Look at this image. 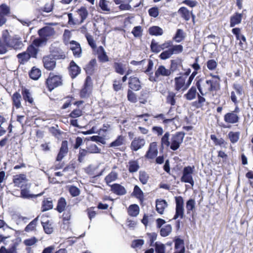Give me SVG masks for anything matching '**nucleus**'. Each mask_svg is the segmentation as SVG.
Masks as SVG:
<instances>
[{
  "label": "nucleus",
  "mask_w": 253,
  "mask_h": 253,
  "mask_svg": "<svg viewBox=\"0 0 253 253\" xmlns=\"http://www.w3.org/2000/svg\"><path fill=\"white\" fill-rule=\"evenodd\" d=\"M53 201L51 198H44L42 202L41 211L44 212L53 209Z\"/></svg>",
  "instance_id": "f704fd0d"
},
{
  "label": "nucleus",
  "mask_w": 253,
  "mask_h": 253,
  "mask_svg": "<svg viewBox=\"0 0 253 253\" xmlns=\"http://www.w3.org/2000/svg\"><path fill=\"white\" fill-rule=\"evenodd\" d=\"M151 51L155 53H158L161 51L160 44L154 40L151 41L150 44Z\"/></svg>",
  "instance_id": "338daca9"
},
{
  "label": "nucleus",
  "mask_w": 253,
  "mask_h": 253,
  "mask_svg": "<svg viewBox=\"0 0 253 253\" xmlns=\"http://www.w3.org/2000/svg\"><path fill=\"white\" fill-rule=\"evenodd\" d=\"M149 176L145 171H140L139 173V179L140 182L144 185L146 184L149 179Z\"/></svg>",
  "instance_id": "bf43d9fd"
},
{
  "label": "nucleus",
  "mask_w": 253,
  "mask_h": 253,
  "mask_svg": "<svg viewBox=\"0 0 253 253\" xmlns=\"http://www.w3.org/2000/svg\"><path fill=\"white\" fill-rule=\"evenodd\" d=\"M85 37L87 41L88 44L91 47V48L93 50L96 48V45L95 43V42L93 39V37L88 33H86L85 35Z\"/></svg>",
  "instance_id": "e2e57ef3"
},
{
  "label": "nucleus",
  "mask_w": 253,
  "mask_h": 253,
  "mask_svg": "<svg viewBox=\"0 0 253 253\" xmlns=\"http://www.w3.org/2000/svg\"><path fill=\"white\" fill-rule=\"evenodd\" d=\"M92 90V83L91 78L87 76L84 84L80 90L79 95L81 98H87L91 94Z\"/></svg>",
  "instance_id": "9d476101"
},
{
  "label": "nucleus",
  "mask_w": 253,
  "mask_h": 253,
  "mask_svg": "<svg viewBox=\"0 0 253 253\" xmlns=\"http://www.w3.org/2000/svg\"><path fill=\"white\" fill-rule=\"evenodd\" d=\"M68 152V141L63 140L62 141L61 146L59 152L56 157V160L60 161L67 154Z\"/></svg>",
  "instance_id": "a878e982"
},
{
  "label": "nucleus",
  "mask_w": 253,
  "mask_h": 253,
  "mask_svg": "<svg viewBox=\"0 0 253 253\" xmlns=\"http://www.w3.org/2000/svg\"><path fill=\"white\" fill-rule=\"evenodd\" d=\"M199 57L198 56L195 58L194 62L190 65V66L194 69L193 72L188 77L187 81L190 85L195 77L198 73V71L201 70V66L199 64Z\"/></svg>",
  "instance_id": "f3484780"
},
{
  "label": "nucleus",
  "mask_w": 253,
  "mask_h": 253,
  "mask_svg": "<svg viewBox=\"0 0 253 253\" xmlns=\"http://www.w3.org/2000/svg\"><path fill=\"white\" fill-rule=\"evenodd\" d=\"M98 167H93L92 166H88L85 169V173L88 174L90 177L95 178L102 175L104 171V169H102L101 171H98Z\"/></svg>",
  "instance_id": "4be33fe9"
},
{
  "label": "nucleus",
  "mask_w": 253,
  "mask_h": 253,
  "mask_svg": "<svg viewBox=\"0 0 253 253\" xmlns=\"http://www.w3.org/2000/svg\"><path fill=\"white\" fill-rule=\"evenodd\" d=\"M185 37V33L182 29H178L176 30L175 35L172 38V40L176 42H180Z\"/></svg>",
  "instance_id": "603ef678"
},
{
  "label": "nucleus",
  "mask_w": 253,
  "mask_h": 253,
  "mask_svg": "<svg viewBox=\"0 0 253 253\" xmlns=\"http://www.w3.org/2000/svg\"><path fill=\"white\" fill-rule=\"evenodd\" d=\"M27 181L26 175L23 173L14 175L12 179L14 186L19 188H22L23 186H25Z\"/></svg>",
  "instance_id": "aec40b11"
},
{
  "label": "nucleus",
  "mask_w": 253,
  "mask_h": 253,
  "mask_svg": "<svg viewBox=\"0 0 253 253\" xmlns=\"http://www.w3.org/2000/svg\"><path fill=\"white\" fill-rule=\"evenodd\" d=\"M45 85L48 91H52L53 89L63 85V77L60 74H55L50 72L45 81Z\"/></svg>",
  "instance_id": "423d86ee"
},
{
  "label": "nucleus",
  "mask_w": 253,
  "mask_h": 253,
  "mask_svg": "<svg viewBox=\"0 0 253 253\" xmlns=\"http://www.w3.org/2000/svg\"><path fill=\"white\" fill-rule=\"evenodd\" d=\"M22 97L18 91L15 92L11 96L12 105L13 107L18 109L22 107L21 101Z\"/></svg>",
  "instance_id": "473e14b6"
},
{
  "label": "nucleus",
  "mask_w": 253,
  "mask_h": 253,
  "mask_svg": "<svg viewBox=\"0 0 253 253\" xmlns=\"http://www.w3.org/2000/svg\"><path fill=\"white\" fill-rule=\"evenodd\" d=\"M202 95L201 93H198V99L193 102V106L196 108H201L204 105V103L206 102V99Z\"/></svg>",
  "instance_id": "09e8293b"
},
{
  "label": "nucleus",
  "mask_w": 253,
  "mask_h": 253,
  "mask_svg": "<svg viewBox=\"0 0 253 253\" xmlns=\"http://www.w3.org/2000/svg\"><path fill=\"white\" fill-rule=\"evenodd\" d=\"M178 12L185 21L189 20L191 16L193 18H194V15H193L192 11H190L185 7H181L178 9Z\"/></svg>",
  "instance_id": "e433bc0d"
},
{
  "label": "nucleus",
  "mask_w": 253,
  "mask_h": 253,
  "mask_svg": "<svg viewBox=\"0 0 253 253\" xmlns=\"http://www.w3.org/2000/svg\"><path fill=\"white\" fill-rule=\"evenodd\" d=\"M171 41L170 45L168 49L163 51L159 55L161 60H166L170 58L173 54H178L183 51V47L181 44H173Z\"/></svg>",
  "instance_id": "0eeeda50"
},
{
  "label": "nucleus",
  "mask_w": 253,
  "mask_h": 253,
  "mask_svg": "<svg viewBox=\"0 0 253 253\" xmlns=\"http://www.w3.org/2000/svg\"><path fill=\"white\" fill-rule=\"evenodd\" d=\"M176 93L172 91H168L167 95L166 97V102L167 104L174 106L176 103Z\"/></svg>",
  "instance_id": "4c0bfd02"
},
{
  "label": "nucleus",
  "mask_w": 253,
  "mask_h": 253,
  "mask_svg": "<svg viewBox=\"0 0 253 253\" xmlns=\"http://www.w3.org/2000/svg\"><path fill=\"white\" fill-rule=\"evenodd\" d=\"M111 187V191L114 194L122 196L126 193V191L124 186L118 183H114L111 185H109Z\"/></svg>",
  "instance_id": "cd10ccee"
},
{
  "label": "nucleus",
  "mask_w": 253,
  "mask_h": 253,
  "mask_svg": "<svg viewBox=\"0 0 253 253\" xmlns=\"http://www.w3.org/2000/svg\"><path fill=\"white\" fill-rule=\"evenodd\" d=\"M211 139L213 141L215 146H220L224 148H226L227 142L222 138H217L215 135H211Z\"/></svg>",
  "instance_id": "49530a36"
},
{
  "label": "nucleus",
  "mask_w": 253,
  "mask_h": 253,
  "mask_svg": "<svg viewBox=\"0 0 253 253\" xmlns=\"http://www.w3.org/2000/svg\"><path fill=\"white\" fill-rule=\"evenodd\" d=\"M118 176V173L116 171H112L104 178V181L106 184L109 186L110 183L117 179Z\"/></svg>",
  "instance_id": "a18cd8bd"
},
{
  "label": "nucleus",
  "mask_w": 253,
  "mask_h": 253,
  "mask_svg": "<svg viewBox=\"0 0 253 253\" xmlns=\"http://www.w3.org/2000/svg\"><path fill=\"white\" fill-rule=\"evenodd\" d=\"M171 75L170 70L164 65H160L155 71L154 76H149V80L152 82H157L161 80V77H169Z\"/></svg>",
  "instance_id": "6e6552de"
},
{
  "label": "nucleus",
  "mask_w": 253,
  "mask_h": 253,
  "mask_svg": "<svg viewBox=\"0 0 253 253\" xmlns=\"http://www.w3.org/2000/svg\"><path fill=\"white\" fill-rule=\"evenodd\" d=\"M38 221V217H37L26 226L25 228V231L27 232H30L36 230Z\"/></svg>",
  "instance_id": "6e6d98bb"
},
{
  "label": "nucleus",
  "mask_w": 253,
  "mask_h": 253,
  "mask_svg": "<svg viewBox=\"0 0 253 253\" xmlns=\"http://www.w3.org/2000/svg\"><path fill=\"white\" fill-rule=\"evenodd\" d=\"M210 79L199 78L196 80V85L202 95H206L213 92H216L220 88V77L218 75L210 73Z\"/></svg>",
  "instance_id": "f257e3e1"
},
{
  "label": "nucleus",
  "mask_w": 253,
  "mask_h": 253,
  "mask_svg": "<svg viewBox=\"0 0 253 253\" xmlns=\"http://www.w3.org/2000/svg\"><path fill=\"white\" fill-rule=\"evenodd\" d=\"M240 132L239 131L229 132L227 136L230 142L233 143H236L238 141L240 138Z\"/></svg>",
  "instance_id": "8fccbe9b"
},
{
  "label": "nucleus",
  "mask_w": 253,
  "mask_h": 253,
  "mask_svg": "<svg viewBox=\"0 0 253 253\" xmlns=\"http://www.w3.org/2000/svg\"><path fill=\"white\" fill-rule=\"evenodd\" d=\"M69 74L70 77L74 79L76 78L81 72V68L75 63L74 60H72L68 67Z\"/></svg>",
  "instance_id": "a211bd4d"
},
{
  "label": "nucleus",
  "mask_w": 253,
  "mask_h": 253,
  "mask_svg": "<svg viewBox=\"0 0 253 253\" xmlns=\"http://www.w3.org/2000/svg\"><path fill=\"white\" fill-rule=\"evenodd\" d=\"M187 213L189 214L195 209V201L193 199L188 200L186 203Z\"/></svg>",
  "instance_id": "13d9d810"
},
{
  "label": "nucleus",
  "mask_w": 253,
  "mask_h": 253,
  "mask_svg": "<svg viewBox=\"0 0 253 253\" xmlns=\"http://www.w3.org/2000/svg\"><path fill=\"white\" fill-rule=\"evenodd\" d=\"M197 88L196 85L191 86L187 92L184 95V98L187 100H192L195 99L197 94H198Z\"/></svg>",
  "instance_id": "ea45409f"
},
{
  "label": "nucleus",
  "mask_w": 253,
  "mask_h": 253,
  "mask_svg": "<svg viewBox=\"0 0 253 253\" xmlns=\"http://www.w3.org/2000/svg\"><path fill=\"white\" fill-rule=\"evenodd\" d=\"M63 212V213L62 215V223L64 225V228L66 227L68 228L71 224L70 220L72 216L71 209L67 207Z\"/></svg>",
  "instance_id": "393cba45"
},
{
  "label": "nucleus",
  "mask_w": 253,
  "mask_h": 253,
  "mask_svg": "<svg viewBox=\"0 0 253 253\" xmlns=\"http://www.w3.org/2000/svg\"><path fill=\"white\" fill-rule=\"evenodd\" d=\"M184 136L185 133L183 131L176 132L173 135L171 139L170 149L173 151L177 150L182 143Z\"/></svg>",
  "instance_id": "ddd939ff"
},
{
  "label": "nucleus",
  "mask_w": 253,
  "mask_h": 253,
  "mask_svg": "<svg viewBox=\"0 0 253 253\" xmlns=\"http://www.w3.org/2000/svg\"><path fill=\"white\" fill-rule=\"evenodd\" d=\"M30 188V184L28 183L25 184V186H23L21 188L20 192V197L23 199H31L33 198H37L38 197L41 196L42 195L43 192L39 193L37 195H34L30 193L29 189Z\"/></svg>",
  "instance_id": "6ab92c4d"
},
{
  "label": "nucleus",
  "mask_w": 253,
  "mask_h": 253,
  "mask_svg": "<svg viewBox=\"0 0 253 253\" xmlns=\"http://www.w3.org/2000/svg\"><path fill=\"white\" fill-rule=\"evenodd\" d=\"M172 227L171 225L167 224L162 227L160 232V235L162 237H167L168 236L171 232Z\"/></svg>",
  "instance_id": "4d7b16f0"
},
{
  "label": "nucleus",
  "mask_w": 253,
  "mask_h": 253,
  "mask_svg": "<svg viewBox=\"0 0 253 253\" xmlns=\"http://www.w3.org/2000/svg\"><path fill=\"white\" fill-rule=\"evenodd\" d=\"M239 116L234 112L227 113L224 116V121L228 124H236L239 122Z\"/></svg>",
  "instance_id": "b1692460"
},
{
  "label": "nucleus",
  "mask_w": 253,
  "mask_h": 253,
  "mask_svg": "<svg viewBox=\"0 0 253 253\" xmlns=\"http://www.w3.org/2000/svg\"><path fill=\"white\" fill-rule=\"evenodd\" d=\"M126 64H124L120 60L118 59H115L112 65L115 72L120 75H123L126 73Z\"/></svg>",
  "instance_id": "5701e85b"
},
{
  "label": "nucleus",
  "mask_w": 253,
  "mask_h": 253,
  "mask_svg": "<svg viewBox=\"0 0 253 253\" xmlns=\"http://www.w3.org/2000/svg\"><path fill=\"white\" fill-rule=\"evenodd\" d=\"M140 209L137 204H131L127 209L128 214L131 217H136L139 213Z\"/></svg>",
  "instance_id": "58836bf2"
},
{
  "label": "nucleus",
  "mask_w": 253,
  "mask_h": 253,
  "mask_svg": "<svg viewBox=\"0 0 253 253\" xmlns=\"http://www.w3.org/2000/svg\"><path fill=\"white\" fill-rule=\"evenodd\" d=\"M175 213L173 219H176L178 218L182 219L184 217V200L181 196L175 197Z\"/></svg>",
  "instance_id": "f8f14e48"
},
{
  "label": "nucleus",
  "mask_w": 253,
  "mask_h": 253,
  "mask_svg": "<svg viewBox=\"0 0 253 253\" xmlns=\"http://www.w3.org/2000/svg\"><path fill=\"white\" fill-rule=\"evenodd\" d=\"M146 144V140L141 136L135 137L131 141L130 148L132 151H137L143 148Z\"/></svg>",
  "instance_id": "2eb2a0df"
},
{
  "label": "nucleus",
  "mask_w": 253,
  "mask_h": 253,
  "mask_svg": "<svg viewBox=\"0 0 253 253\" xmlns=\"http://www.w3.org/2000/svg\"><path fill=\"white\" fill-rule=\"evenodd\" d=\"M127 100L132 103H136L137 100V96L132 90L128 89L127 92Z\"/></svg>",
  "instance_id": "774afa93"
},
{
  "label": "nucleus",
  "mask_w": 253,
  "mask_h": 253,
  "mask_svg": "<svg viewBox=\"0 0 253 253\" xmlns=\"http://www.w3.org/2000/svg\"><path fill=\"white\" fill-rule=\"evenodd\" d=\"M158 154V146L157 142H151L146 152L144 157L147 160H153L156 158Z\"/></svg>",
  "instance_id": "4468645a"
},
{
  "label": "nucleus",
  "mask_w": 253,
  "mask_h": 253,
  "mask_svg": "<svg viewBox=\"0 0 253 253\" xmlns=\"http://www.w3.org/2000/svg\"><path fill=\"white\" fill-rule=\"evenodd\" d=\"M39 47L32 43L27 46L26 50L18 53L16 58L19 65H25L31 58L37 59L39 53Z\"/></svg>",
  "instance_id": "20e7f679"
},
{
  "label": "nucleus",
  "mask_w": 253,
  "mask_h": 253,
  "mask_svg": "<svg viewBox=\"0 0 253 253\" xmlns=\"http://www.w3.org/2000/svg\"><path fill=\"white\" fill-rule=\"evenodd\" d=\"M70 49L73 51V55L76 57H80L82 54V49L80 44L75 41H72L70 42Z\"/></svg>",
  "instance_id": "c756f323"
},
{
  "label": "nucleus",
  "mask_w": 253,
  "mask_h": 253,
  "mask_svg": "<svg viewBox=\"0 0 253 253\" xmlns=\"http://www.w3.org/2000/svg\"><path fill=\"white\" fill-rule=\"evenodd\" d=\"M243 18V14L235 12L230 18V27H234L235 25L241 23Z\"/></svg>",
  "instance_id": "72a5a7b5"
},
{
  "label": "nucleus",
  "mask_w": 253,
  "mask_h": 253,
  "mask_svg": "<svg viewBox=\"0 0 253 253\" xmlns=\"http://www.w3.org/2000/svg\"><path fill=\"white\" fill-rule=\"evenodd\" d=\"M11 13L10 8L5 3L0 5V15L4 17L9 16Z\"/></svg>",
  "instance_id": "de8ad7c7"
},
{
  "label": "nucleus",
  "mask_w": 253,
  "mask_h": 253,
  "mask_svg": "<svg viewBox=\"0 0 253 253\" xmlns=\"http://www.w3.org/2000/svg\"><path fill=\"white\" fill-rule=\"evenodd\" d=\"M44 232L47 234H50L53 232V227L52 223L49 220H47L45 222H42Z\"/></svg>",
  "instance_id": "3c124183"
},
{
  "label": "nucleus",
  "mask_w": 253,
  "mask_h": 253,
  "mask_svg": "<svg viewBox=\"0 0 253 253\" xmlns=\"http://www.w3.org/2000/svg\"><path fill=\"white\" fill-rule=\"evenodd\" d=\"M67 202L64 197H60L57 202L55 210L59 213H61L66 210Z\"/></svg>",
  "instance_id": "c03bdc74"
},
{
  "label": "nucleus",
  "mask_w": 253,
  "mask_h": 253,
  "mask_svg": "<svg viewBox=\"0 0 253 253\" xmlns=\"http://www.w3.org/2000/svg\"><path fill=\"white\" fill-rule=\"evenodd\" d=\"M167 206V203L165 200H157L156 201V210L161 214L164 213V210Z\"/></svg>",
  "instance_id": "a19ab883"
},
{
  "label": "nucleus",
  "mask_w": 253,
  "mask_h": 253,
  "mask_svg": "<svg viewBox=\"0 0 253 253\" xmlns=\"http://www.w3.org/2000/svg\"><path fill=\"white\" fill-rule=\"evenodd\" d=\"M128 87L130 90L138 91L141 88V83L139 79L134 76H131L128 79Z\"/></svg>",
  "instance_id": "412c9836"
},
{
  "label": "nucleus",
  "mask_w": 253,
  "mask_h": 253,
  "mask_svg": "<svg viewBox=\"0 0 253 253\" xmlns=\"http://www.w3.org/2000/svg\"><path fill=\"white\" fill-rule=\"evenodd\" d=\"M142 32L143 29L142 27L140 26L134 27L131 31V33L135 38L141 37L142 35Z\"/></svg>",
  "instance_id": "69168bd1"
},
{
  "label": "nucleus",
  "mask_w": 253,
  "mask_h": 253,
  "mask_svg": "<svg viewBox=\"0 0 253 253\" xmlns=\"http://www.w3.org/2000/svg\"><path fill=\"white\" fill-rule=\"evenodd\" d=\"M24 44L21 39L11 36L8 30H3L0 38V54H4L7 52L8 48L15 50H21Z\"/></svg>",
  "instance_id": "f03ea898"
},
{
  "label": "nucleus",
  "mask_w": 253,
  "mask_h": 253,
  "mask_svg": "<svg viewBox=\"0 0 253 253\" xmlns=\"http://www.w3.org/2000/svg\"><path fill=\"white\" fill-rule=\"evenodd\" d=\"M98 59L100 62L105 63L109 61L108 56L102 46H99L96 50Z\"/></svg>",
  "instance_id": "7c9ffc66"
},
{
  "label": "nucleus",
  "mask_w": 253,
  "mask_h": 253,
  "mask_svg": "<svg viewBox=\"0 0 253 253\" xmlns=\"http://www.w3.org/2000/svg\"><path fill=\"white\" fill-rule=\"evenodd\" d=\"M140 167L137 161L131 160L128 162V171L130 173L136 172L139 169Z\"/></svg>",
  "instance_id": "5fc2aeb1"
},
{
  "label": "nucleus",
  "mask_w": 253,
  "mask_h": 253,
  "mask_svg": "<svg viewBox=\"0 0 253 253\" xmlns=\"http://www.w3.org/2000/svg\"><path fill=\"white\" fill-rule=\"evenodd\" d=\"M21 94L22 98L25 102H28L32 105L34 103V99L32 97L31 92L30 90L25 86L21 87Z\"/></svg>",
  "instance_id": "c85d7f7f"
},
{
  "label": "nucleus",
  "mask_w": 253,
  "mask_h": 253,
  "mask_svg": "<svg viewBox=\"0 0 253 253\" xmlns=\"http://www.w3.org/2000/svg\"><path fill=\"white\" fill-rule=\"evenodd\" d=\"M43 67L48 71H52L56 67L55 59L51 55L44 56L42 58Z\"/></svg>",
  "instance_id": "dca6fc26"
},
{
  "label": "nucleus",
  "mask_w": 253,
  "mask_h": 253,
  "mask_svg": "<svg viewBox=\"0 0 253 253\" xmlns=\"http://www.w3.org/2000/svg\"><path fill=\"white\" fill-rule=\"evenodd\" d=\"M207 68L210 71H214L216 69L218 63L214 59H209L207 61Z\"/></svg>",
  "instance_id": "680f3d73"
},
{
  "label": "nucleus",
  "mask_w": 253,
  "mask_h": 253,
  "mask_svg": "<svg viewBox=\"0 0 253 253\" xmlns=\"http://www.w3.org/2000/svg\"><path fill=\"white\" fill-rule=\"evenodd\" d=\"M125 142V137L122 135H120L117 136L116 139L110 143L108 147H112L115 149H118L119 147L123 145Z\"/></svg>",
  "instance_id": "c9c22d12"
},
{
  "label": "nucleus",
  "mask_w": 253,
  "mask_h": 253,
  "mask_svg": "<svg viewBox=\"0 0 253 253\" xmlns=\"http://www.w3.org/2000/svg\"><path fill=\"white\" fill-rule=\"evenodd\" d=\"M96 60L95 58L92 59L85 66L84 70L86 74L90 76L94 73Z\"/></svg>",
  "instance_id": "2f4dec72"
},
{
  "label": "nucleus",
  "mask_w": 253,
  "mask_h": 253,
  "mask_svg": "<svg viewBox=\"0 0 253 253\" xmlns=\"http://www.w3.org/2000/svg\"><path fill=\"white\" fill-rule=\"evenodd\" d=\"M232 33L235 36L237 40H239V45L243 48V44L247 43V40L245 36L241 33V29L239 28H234L232 29Z\"/></svg>",
  "instance_id": "bb28decb"
},
{
  "label": "nucleus",
  "mask_w": 253,
  "mask_h": 253,
  "mask_svg": "<svg viewBox=\"0 0 253 253\" xmlns=\"http://www.w3.org/2000/svg\"><path fill=\"white\" fill-rule=\"evenodd\" d=\"M29 77L33 80H37L41 76V71L36 67L32 68L29 72Z\"/></svg>",
  "instance_id": "37998d69"
},
{
  "label": "nucleus",
  "mask_w": 253,
  "mask_h": 253,
  "mask_svg": "<svg viewBox=\"0 0 253 253\" xmlns=\"http://www.w3.org/2000/svg\"><path fill=\"white\" fill-rule=\"evenodd\" d=\"M184 72H180L178 76L174 78L173 88L176 92H183L190 86L186 81L188 77L191 72L190 68L182 69Z\"/></svg>",
  "instance_id": "7ed1b4c3"
},
{
  "label": "nucleus",
  "mask_w": 253,
  "mask_h": 253,
  "mask_svg": "<svg viewBox=\"0 0 253 253\" xmlns=\"http://www.w3.org/2000/svg\"><path fill=\"white\" fill-rule=\"evenodd\" d=\"M154 118L156 119H161L162 120H163V123L165 125L168 124L172 122L175 119V117H170L169 118L166 119L165 117V115L163 114H159L156 115L154 116Z\"/></svg>",
  "instance_id": "052dcab7"
},
{
  "label": "nucleus",
  "mask_w": 253,
  "mask_h": 253,
  "mask_svg": "<svg viewBox=\"0 0 253 253\" xmlns=\"http://www.w3.org/2000/svg\"><path fill=\"white\" fill-rule=\"evenodd\" d=\"M80 17V21L78 20H75L73 19V14L71 13L68 14V22L69 25H76L77 24H80L84 22V21L87 17L88 15V11L86 8L84 6H82L80 8L78 9L76 11Z\"/></svg>",
  "instance_id": "1a4fd4ad"
},
{
  "label": "nucleus",
  "mask_w": 253,
  "mask_h": 253,
  "mask_svg": "<svg viewBox=\"0 0 253 253\" xmlns=\"http://www.w3.org/2000/svg\"><path fill=\"white\" fill-rule=\"evenodd\" d=\"M148 33L151 36H160L163 34L164 31L161 27L153 26L148 29Z\"/></svg>",
  "instance_id": "79ce46f5"
},
{
  "label": "nucleus",
  "mask_w": 253,
  "mask_h": 253,
  "mask_svg": "<svg viewBox=\"0 0 253 253\" xmlns=\"http://www.w3.org/2000/svg\"><path fill=\"white\" fill-rule=\"evenodd\" d=\"M195 167L188 166L184 168L182 172V176L181 177V181L185 183H188L192 186L194 185V181L192 174L194 172Z\"/></svg>",
  "instance_id": "9b49d317"
},
{
  "label": "nucleus",
  "mask_w": 253,
  "mask_h": 253,
  "mask_svg": "<svg viewBox=\"0 0 253 253\" xmlns=\"http://www.w3.org/2000/svg\"><path fill=\"white\" fill-rule=\"evenodd\" d=\"M39 38L35 39L32 42L38 47L45 44L47 40L55 34L53 28L49 26H45L39 29L38 32Z\"/></svg>",
  "instance_id": "39448f33"
},
{
  "label": "nucleus",
  "mask_w": 253,
  "mask_h": 253,
  "mask_svg": "<svg viewBox=\"0 0 253 253\" xmlns=\"http://www.w3.org/2000/svg\"><path fill=\"white\" fill-rule=\"evenodd\" d=\"M132 195L138 199L140 201L142 202L143 201V192L137 185H135L134 186Z\"/></svg>",
  "instance_id": "864d4df0"
},
{
  "label": "nucleus",
  "mask_w": 253,
  "mask_h": 253,
  "mask_svg": "<svg viewBox=\"0 0 253 253\" xmlns=\"http://www.w3.org/2000/svg\"><path fill=\"white\" fill-rule=\"evenodd\" d=\"M0 253H17L16 245L15 244H13L8 249H7L4 246H1L0 248Z\"/></svg>",
  "instance_id": "0e129e2a"
}]
</instances>
